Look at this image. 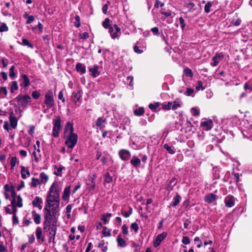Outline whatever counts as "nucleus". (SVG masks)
Listing matches in <instances>:
<instances>
[{
    "label": "nucleus",
    "mask_w": 252,
    "mask_h": 252,
    "mask_svg": "<svg viewBox=\"0 0 252 252\" xmlns=\"http://www.w3.org/2000/svg\"><path fill=\"white\" fill-rule=\"evenodd\" d=\"M59 184L55 181L51 185L48 192V219L52 220L53 224L50 226L49 239L48 242L54 243L56 234V225L57 218L59 215L60 192Z\"/></svg>",
    "instance_id": "nucleus-1"
},
{
    "label": "nucleus",
    "mask_w": 252,
    "mask_h": 252,
    "mask_svg": "<svg viewBox=\"0 0 252 252\" xmlns=\"http://www.w3.org/2000/svg\"><path fill=\"white\" fill-rule=\"evenodd\" d=\"M109 22L110 19L108 18H106L103 22V27L105 29H108L112 38L115 39L120 36L121 29L116 24L112 27Z\"/></svg>",
    "instance_id": "nucleus-2"
},
{
    "label": "nucleus",
    "mask_w": 252,
    "mask_h": 252,
    "mask_svg": "<svg viewBox=\"0 0 252 252\" xmlns=\"http://www.w3.org/2000/svg\"><path fill=\"white\" fill-rule=\"evenodd\" d=\"M65 144L69 149H72L76 144L78 140V136L76 133H72L64 135Z\"/></svg>",
    "instance_id": "nucleus-3"
},
{
    "label": "nucleus",
    "mask_w": 252,
    "mask_h": 252,
    "mask_svg": "<svg viewBox=\"0 0 252 252\" xmlns=\"http://www.w3.org/2000/svg\"><path fill=\"white\" fill-rule=\"evenodd\" d=\"M61 120L60 117H57L53 122V135L55 137H58L62 128Z\"/></svg>",
    "instance_id": "nucleus-4"
},
{
    "label": "nucleus",
    "mask_w": 252,
    "mask_h": 252,
    "mask_svg": "<svg viewBox=\"0 0 252 252\" xmlns=\"http://www.w3.org/2000/svg\"><path fill=\"white\" fill-rule=\"evenodd\" d=\"M16 99L18 104L21 106H25L31 101V97L28 95H18Z\"/></svg>",
    "instance_id": "nucleus-5"
},
{
    "label": "nucleus",
    "mask_w": 252,
    "mask_h": 252,
    "mask_svg": "<svg viewBox=\"0 0 252 252\" xmlns=\"http://www.w3.org/2000/svg\"><path fill=\"white\" fill-rule=\"evenodd\" d=\"M224 56L221 53H217L213 57L212 60L213 62L211 63L212 66H216L219 64V62L223 59Z\"/></svg>",
    "instance_id": "nucleus-6"
},
{
    "label": "nucleus",
    "mask_w": 252,
    "mask_h": 252,
    "mask_svg": "<svg viewBox=\"0 0 252 252\" xmlns=\"http://www.w3.org/2000/svg\"><path fill=\"white\" fill-rule=\"evenodd\" d=\"M167 236L166 232H163L162 233L158 234L154 242V246L156 248L158 246L161 241L164 240Z\"/></svg>",
    "instance_id": "nucleus-7"
},
{
    "label": "nucleus",
    "mask_w": 252,
    "mask_h": 252,
    "mask_svg": "<svg viewBox=\"0 0 252 252\" xmlns=\"http://www.w3.org/2000/svg\"><path fill=\"white\" fill-rule=\"evenodd\" d=\"M225 205L227 207H232L235 204V198L232 195H227L224 199Z\"/></svg>",
    "instance_id": "nucleus-8"
},
{
    "label": "nucleus",
    "mask_w": 252,
    "mask_h": 252,
    "mask_svg": "<svg viewBox=\"0 0 252 252\" xmlns=\"http://www.w3.org/2000/svg\"><path fill=\"white\" fill-rule=\"evenodd\" d=\"M73 130V124L70 122H67L64 128V135L74 133Z\"/></svg>",
    "instance_id": "nucleus-9"
},
{
    "label": "nucleus",
    "mask_w": 252,
    "mask_h": 252,
    "mask_svg": "<svg viewBox=\"0 0 252 252\" xmlns=\"http://www.w3.org/2000/svg\"><path fill=\"white\" fill-rule=\"evenodd\" d=\"M121 158L123 160H127L130 157V152L126 150H121L119 152Z\"/></svg>",
    "instance_id": "nucleus-10"
},
{
    "label": "nucleus",
    "mask_w": 252,
    "mask_h": 252,
    "mask_svg": "<svg viewBox=\"0 0 252 252\" xmlns=\"http://www.w3.org/2000/svg\"><path fill=\"white\" fill-rule=\"evenodd\" d=\"M20 86L24 87H27L30 85V80L28 76L23 74L21 76V77L19 80Z\"/></svg>",
    "instance_id": "nucleus-11"
},
{
    "label": "nucleus",
    "mask_w": 252,
    "mask_h": 252,
    "mask_svg": "<svg viewBox=\"0 0 252 252\" xmlns=\"http://www.w3.org/2000/svg\"><path fill=\"white\" fill-rule=\"evenodd\" d=\"M217 199V195L214 193H210L205 195L204 200L208 203H212Z\"/></svg>",
    "instance_id": "nucleus-12"
},
{
    "label": "nucleus",
    "mask_w": 252,
    "mask_h": 252,
    "mask_svg": "<svg viewBox=\"0 0 252 252\" xmlns=\"http://www.w3.org/2000/svg\"><path fill=\"white\" fill-rule=\"evenodd\" d=\"M201 126L206 127L207 130L211 129L213 126V121L211 119L209 120L203 121L201 123Z\"/></svg>",
    "instance_id": "nucleus-13"
},
{
    "label": "nucleus",
    "mask_w": 252,
    "mask_h": 252,
    "mask_svg": "<svg viewBox=\"0 0 252 252\" xmlns=\"http://www.w3.org/2000/svg\"><path fill=\"white\" fill-rule=\"evenodd\" d=\"M9 121L10 123V126L14 129L16 128L17 126V119L13 114H11L9 116Z\"/></svg>",
    "instance_id": "nucleus-14"
},
{
    "label": "nucleus",
    "mask_w": 252,
    "mask_h": 252,
    "mask_svg": "<svg viewBox=\"0 0 252 252\" xmlns=\"http://www.w3.org/2000/svg\"><path fill=\"white\" fill-rule=\"evenodd\" d=\"M75 68L76 71L81 74H83L86 73V67L82 63H77L76 65Z\"/></svg>",
    "instance_id": "nucleus-15"
},
{
    "label": "nucleus",
    "mask_w": 252,
    "mask_h": 252,
    "mask_svg": "<svg viewBox=\"0 0 252 252\" xmlns=\"http://www.w3.org/2000/svg\"><path fill=\"white\" fill-rule=\"evenodd\" d=\"M89 71L91 73V75L94 77H96L100 73L98 71V66L94 65L93 67L89 69Z\"/></svg>",
    "instance_id": "nucleus-16"
},
{
    "label": "nucleus",
    "mask_w": 252,
    "mask_h": 252,
    "mask_svg": "<svg viewBox=\"0 0 252 252\" xmlns=\"http://www.w3.org/2000/svg\"><path fill=\"white\" fill-rule=\"evenodd\" d=\"M177 184V180L175 178H173L169 182L168 185L166 187V189L170 191L173 189V188Z\"/></svg>",
    "instance_id": "nucleus-17"
},
{
    "label": "nucleus",
    "mask_w": 252,
    "mask_h": 252,
    "mask_svg": "<svg viewBox=\"0 0 252 252\" xmlns=\"http://www.w3.org/2000/svg\"><path fill=\"white\" fill-rule=\"evenodd\" d=\"M21 177L23 179H25L30 176V173L29 170L24 166H21Z\"/></svg>",
    "instance_id": "nucleus-18"
},
{
    "label": "nucleus",
    "mask_w": 252,
    "mask_h": 252,
    "mask_svg": "<svg viewBox=\"0 0 252 252\" xmlns=\"http://www.w3.org/2000/svg\"><path fill=\"white\" fill-rule=\"evenodd\" d=\"M141 160L136 156H133L130 160V163L134 167H139L140 165Z\"/></svg>",
    "instance_id": "nucleus-19"
},
{
    "label": "nucleus",
    "mask_w": 252,
    "mask_h": 252,
    "mask_svg": "<svg viewBox=\"0 0 252 252\" xmlns=\"http://www.w3.org/2000/svg\"><path fill=\"white\" fill-rule=\"evenodd\" d=\"M70 186H69L65 188L63 195L62 196V198L63 200H66L69 198L70 195Z\"/></svg>",
    "instance_id": "nucleus-20"
},
{
    "label": "nucleus",
    "mask_w": 252,
    "mask_h": 252,
    "mask_svg": "<svg viewBox=\"0 0 252 252\" xmlns=\"http://www.w3.org/2000/svg\"><path fill=\"white\" fill-rule=\"evenodd\" d=\"M42 203L41 199L36 196L34 200L32 201V204L34 206H36L39 208V209L41 210L42 209V206L41 205V203Z\"/></svg>",
    "instance_id": "nucleus-21"
},
{
    "label": "nucleus",
    "mask_w": 252,
    "mask_h": 252,
    "mask_svg": "<svg viewBox=\"0 0 252 252\" xmlns=\"http://www.w3.org/2000/svg\"><path fill=\"white\" fill-rule=\"evenodd\" d=\"M117 242L118 244V246H120L121 247L124 248L127 245L126 241L121 237L120 235L118 236L117 238Z\"/></svg>",
    "instance_id": "nucleus-22"
},
{
    "label": "nucleus",
    "mask_w": 252,
    "mask_h": 252,
    "mask_svg": "<svg viewBox=\"0 0 252 252\" xmlns=\"http://www.w3.org/2000/svg\"><path fill=\"white\" fill-rule=\"evenodd\" d=\"M53 167L54 169H57V170L54 172V174L57 176H61L62 170L65 168L64 167L61 165L58 167L56 165H54Z\"/></svg>",
    "instance_id": "nucleus-23"
},
{
    "label": "nucleus",
    "mask_w": 252,
    "mask_h": 252,
    "mask_svg": "<svg viewBox=\"0 0 252 252\" xmlns=\"http://www.w3.org/2000/svg\"><path fill=\"white\" fill-rule=\"evenodd\" d=\"M81 97V94L79 91L77 92H73L72 94V99L74 102H77Z\"/></svg>",
    "instance_id": "nucleus-24"
},
{
    "label": "nucleus",
    "mask_w": 252,
    "mask_h": 252,
    "mask_svg": "<svg viewBox=\"0 0 252 252\" xmlns=\"http://www.w3.org/2000/svg\"><path fill=\"white\" fill-rule=\"evenodd\" d=\"M181 197L180 195L177 193L176 195L173 198V201L172 203V205L173 206H176L179 205L180 202Z\"/></svg>",
    "instance_id": "nucleus-25"
},
{
    "label": "nucleus",
    "mask_w": 252,
    "mask_h": 252,
    "mask_svg": "<svg viewBox=\"0 0 252 252\" xmlns=\"http://www.w3.org/2000/svg\"><path fill=\"white\" fill-rule=\"evenodd\" d=\"M184 6L189 9V12H192L195 10V8H194L195 4L192 2L186 3Z\"/></svg>",
    "instance_id": "nucleus-26"
},
{
    "label": "nucleus",
    "mask_w": 252,
    "mask_h": 252,
    "mask_svg": "<svg viewBox=\"0 0 252 252\" xmlns=\"http://www.w3.org/2000/svg\"><path fill=\"white\" fill-rule=\"evenodd\" d=\"M36 236L39 241L40 240L41 242H43L44 238L42 236V230L40 227H37L36 230Z\"/></svg>",
    "instance_id": "nucleus-27"
},
{
    "label": "nucleus",
    "mask_w": 252,
    "mask_h": 252,
    "mask_svg": "<svg viewBox=\"0 0 252 252\" xmlns=\"http://www.w3.org/2000/svg\"><path fill=\"white\" fill-rule=\"evenodd\" d=\"M32 214L35 223L36 224L40 223L41 220L40 216L37 214L35 211H32Z\"/></svg>",
    "instance_id": "nucleus-28"
},
{
    "label": "nucleus",
    "mask_w": 252,
    "mask_h": 252,
    "mask_svg": "<svg viewBox=\"0 0 252 252\" xmlns=\"http://www.w3.org/2000/svg\"><path fill=\"white\" fill-rule=\"evenodd\" d=\"M105 122L106 120L105 119H102L101 118H98L97 120L96 125L97 126L101 129L104 127V126L103 125V124Z\"/></svg>",
    "instance_id": "nucleus-29"
},
{
    "label": "nucleus",
    "mask_w": 252,
    "mask_h": 252,
    "mask_svg": "<svg viewBox=\"0 0 252 252\" xmlns=\"http://www.w3.org/2000/svg\"><path fill=\"white\" fill-rule=\"evenodd\" d=\"M181 106L180 101L179 99H176L173 103L171 102V109L172 110H176L179 107Z\"/></svg>",
    "instance_id": "nucleus-30"
},
{
    "label": "nucleus",
    "mask_w": 252,
    "mask_h": 252,
    "mask_svg": "<svg viewBox=\"0 0 252 252\" xmlns=\"http://www.w3.org/2000/svg\"><path fill=\"white\" fill-rule=\"evenodd\" d=\"M144 109L141 107L139 108L134 110V114L136 116H141L144 113Z\"/></svg>",
    "instance_id": "nucleus-31"
},
{
    "label": "nucleus",
    "mask_w": 252,
    "mask_h": 252,
    "mask_svg": "<svg viewBox=\"0 0 252 252\" xmlns=\"http://www.w3.org/2000/svg\"><path fill=\"white\" fill-rule=\"evenodd\" d=\"M52 92L48 91V107H52L54 105V101L53 96L50 95L52 94Z\"/></svg>",
    "instance_id": "nucleus-32"
},
{
    "label": "nucleus",
    "mask_w": 252,
    "mask_h": 252,
    "mask_svg": "<svg viewBox=\"0 0 252 252\" xmlns=\"http://www.w3.org/2000/svg\"><path fill=\"white\" fill-rule=\"evenodd\" d=\"M18 162L19 161L18 160L16 157H12L10 160L11 169H13L14 167L16 166V164L18 163Z\"/></svg>",
    "instance_id": "nucleus-33"
},
{
    "label": "nucleus",
    "mask_w": 252,
    "mask_h": 252,
    "mask_svg": "<svg viewBox=\"0 0 252 252\" xmlns=\"http://www.w3.org/2000/svg\"><path fill=\"white\" fill-rule=\"evenodd\" d=\"M163 147L170 154H174L175 152L173 148L168 145L167 144H165Z\"/></svg>",
    "instance_id": "nucleus-34"
},
{
    "label": "nucleus",
    "mask_w": 252,
    "mask_h": 252,
    "mask_svg": "<svg viewBox=\"0 0 252 252\" xmlns=\"http://www.w3.org/2000/svg\"><path fill=\"white\" fill-rule=\"evenodd\" d=\"M104 182L106 183H110L112 181V177L110 176L108 172H106L104 175Z\"/></svg>",
    "instance_id": "nucleus-35"
},
{
    "label": "nucleus",
    "mask_w": 252,
    "mask_h": 252,
    "mask_svg": "<svg viewBox=\"0 0 252 252\" xmlns=\"http://www.w3.org/2000/svg\"><path fill=\"white\" fill-rule=\"evenodd\" d=\"M15 205L19 208H21L23 206L22 199L20 195H18L16 198V200H15Z\"/></svg>",
    "instance_id": "nucleus-36"
},
{
    "label": "nucleus",
    "mask_w": 252,
    "mask_h": 252,
    "mask_svg": "<svg viewBox=\"0 0 252 252\" xmlns=\"http://www.w3.org/2000/svg\"><path fill=\"white\" fill-rule=\"evenodd\" d=\"M40 184V181L38 179L32 178V182L31 186L34 187H36L38 185Z\"/></svg>",
    "instance_id": "nucleus-37"
},
{
    "label": "nucleus",
    "mask_w": 252,
    "mask_h": 252,
    "mask_svg": "<svg viewBox=\"0 0 252 252\" xmlns=\"http://www.w3.org/2000/svg\"><path fill=\"white\" fill-rule=\"evenodd\" d=\"M213 2L211 1H208L204 6V11L206 13H209L210 12V7H212Z\"/></svg>",
    "instance_id": "nucleus-38"
},
{
    "label": "nucleus",
    "mask_w": 252,
    "mask_h": 252,
    "mask_svg": "<svg viewBox=\"0 0 252 252\" xmlns=\"http://www.w3.org/2000/svg\"><path fill=\"white\" fill-rule=\"evenodd\" d=\"M10 191L11 193V196L12 197V200L11 202H13V201H14V202H15V200H16V198H17L18 196L16 195V193L15 192V189H14L13 187H12V186L11 187Z\"/></svg>",
    "instance_id": "nucleus-39"
},
{
    "label": "nucleus",
    "mask_w": 252,
    "mask_h": 252,
    "mask_svg": "<svg viewBox=\"0 0 252 252\" xmlns=\"http://www.w3.org/2000/svg\"><path fill=\"white\" fill-rule=\"evenodd\" d=\"M98 247L101 249L102 252H106L107 250V247L104 246V241H101L98 244Z\"/></svg>",
    "instance_id": "nucleus-40"
},
{
    "label": "nucleus",
    "mask_w": 252,
    "mask_h": 252,
    "mask_svg": "<svg viewBox=\"0 0 252 252\" xmlns=\"http://www.w3.org/2000/svg\"><path fill=\"white\" fill-rule=\"evenodd\" d=\"M72 205H71V204H68L66 207V208H65L66 214L67 218L68 219H69L70 218V216H71L70 212L72 209Z\"/></svg>",
    "instance_id": "nucleus-41"
},
{
    "label": "nucleus",
    "mask_w": 252,
    "mask_h": 252,
    "mask_svg": "<svg viewBox=\"0 0 252 252\" xmlns=\"http://www.w3.org/2000/svg\"><path fill=\"white\" fill-rule=\"evenodd\" d=\"M95 175H93V177L90 180L91 181V183L89 184V189L90 190H94L95 187V184L94 181V178H95Z\"/></svg>",
    "instance_id": "nucleus-42"
},
{
    "label": "nucleus",
    "mask_w": 252,
    "mask_h": 252,
    "mask_svg": "<svg viewBox=\"0 0 252 252\" xmlns=\"http://www.w3.org/2000/svg\"><path fill=\"white\" fill-rule=\"evenodd\" d=\"M18 89V84L16 81H13L10 87V91L13 93L15 91L17 90Z\"/></svg>",
    "instance_id": "nucleus-43"
},
{
    "label": "nucleus",
    "mask_w": 252,
    "mask_h": 252,
    "mask_svg": "<svg viewBox=\"0 0 252 252\" xmlns=\"http://www.w3.org/2000/svg\"><path fill=\"white\" fill-rule=\"evenodd\" d=\"M102 234L105 236H110L111 230L108 229L106 227L104 226L103 228Z\"/></svg>",
    "instance_id": "nucleus-44"
},
{
    "label": "nucleus",
    "mask_w": 252,
    "mask_h": 252,
    "mask_svg": "<svg viewBox=\"0 0 252 252\" xmlns=\"http://www.w3.org/2000/svg\"><path fill=\"white\" fill-rule=\"evenodd\" d=\"M159 102H155L154 103H150L149 105V108L152 110H155L159 106Z\"/></svg>",
    "instance_id": "nucleus-45"
},
{
    "label": "nucleus",
    "mask_w": 252,
    "mask_h": 252,
    "mask_svg": "<svg viewBox=\"0 0 252 252\" xmlns=\"http://www.w3.org/2000/svg\"><path fill=\"white\" fill-rule=\"evenodd\" d=\"M184 72L187 76L192 77L193 76L191 70L188 67L184 69Z\"/></svg>",
    "instance_id": "nucleus-46"
},
{
    "label": "nucleus",
    "mask_w": 252,
    "mask_h": 252,
    "mask_svg": "<svg viewBox=\"0 0 252 252\" xmlns=\"http://www.w3.org/2000/svg\"><path fill=\"white\" fill-rule=\"evenodd\" d=\"M130 228L134 230L135 233H137L139 230V226L136 222L132 223L130 225Z\"/></svg>",
    "instance_id": "nucleus-47"
},
{
    "label": "nucleus",
    "mask_w": 252,
    "mask_h": 252,
    "mask_svg": "<svg viewBox=\"0 0 252 252\" xmlns=\"http://www.w3.org/2000/svg\"><path fill=\"white\" fill-rule=\"evenodd\" d=\"M205 88L203 86L202 82L201 81H198L197 82V86H196V91H198L200 90H204Z\"/></svg>",
    "instance_id": "nucleus-48"
},
{
    "label": "nucleus",
    "mask_w": 252,
    "mask_h": 252,
    "mask_svg": "<svg viewBox=\"0 0 252 252\" xmlns=\"http://www.w3.org/2000/svg\"><path fill=\"white\" fill-rule=\"evenodd\" d=\"M194 93V90L191 88H187L186 91L184 93V94L186 96H190L192 95V94Z\"/></svg>",
    "instance_id": "nucleus-49"
},
{
    "label": "nucleus",
    "mask_w": 252,
    "mask_h": 252,
    "mask_svg": "<svg viewBox=\"0 0 252 252\" xmlns=\"http://www.w3.org/2000/svg\"><path fill=\"white\" fill-rule=\"evenodd\" d=\"M8 30V28L5 23H1L0 25V32H7Z\"/></svg>",
    "instance_id": "nucleus-50"
},
{
    "label": "nucleus",
    "mask_w": 252,
    "mask_h": 252,
    "mask_svg": "<svg viewBox=\"0 0 252 252\" xmlns=\"http://www.w3.org/2000/svg\"><path fill=\"white\" fill-rule=\"evenodd\" d=\"M75 20L76 21V22L74 23L75 26L77 28L80 27L81 26L80 17L76 15L75 17Z\"/></svg>",
    "instance_id": "nucleus-51"
},
{
    "label": "nucleus",
    "mask_w": 252,
    "mask_h": 252,
    "mask_svg": "<svg viewBox=\"0 0 252 252\" xmlns=\"http://www.w3.org/2000/svg\"><path fill=\"white\" fill-rule=\"evenodd\" d=\"M40 178L41 180V182L44 183H45L46 182V181H47V176L46 175V174H45L43 172H42L40 173Z\"/></svg>",
    "instance_id": "nucleus-52"
},
{
    "label": "nucleus",
    "mask_w": 252,
    "mask_h": 252,
    "mask_svg": "<svg viewBox=\"0 0 252 252\" xmlns=\"http://www.w3.org/2000/svg\"><path fill=\"white\" fill-rule=\"evenodd\" d=\"M162 107L165 110H170L171 109V102H168L167 104H163Z\"/></svg>",
    "instance_id": "nucleus-53"
},
{
    "label": "nucleus",
    "mask_w": 252,
    "mask_h": 252,
    "mask_svg": "<svg viewBox=\"0 0 252 252\" xmlns=\"http://www.w3.org/2000/svg\"><path fill=\"white\" fill-rule=\"evenodd\" d=\"M7 94V90L6 87H3L0 88V95L6 96Z\"/></svg>",
    "instance_id": "nucleus-54"
},
{
    "label": "nucleus",
    "mask_w": 252,
    "mask_h": 252,
    "mask_svg": "<svg viewBox=\"0 0 252 252\" xmlns=\"http://www.w3.org/2000/svg\"><path fill=\"white\" fill-rule=\"evenodd\" d=\"M122 229V232L124 235H126L128 234V227L126 225V224H124L123 225Z\"/></svg>",
    "instance_id": "nucleus-55"
},
{
    "label": "nucleus",
    "mask_w": 252,
    "mask_h": 252,
    "mask_svg": "<svg viewBox=\"0 0 252 252\" xmlns=\"http://www.w3.org/2000/svg\"><path fill=\"white\" fill-rule=\"evenodd\" d=\"M213 171L214 178L216 179H218L220 178L219 173L218 172L217 167L213 168Z\"/></svg>",
    "instance_id": "nucleus-56"
},
{
    "label": "nucleus",
    "mask_w": 252,
    "mask_h": 252,
    "mask_svg": "<svg viewBox=\"0 0 252 252\" xmlns=\"http://www.w3.org/2000/svg\"><path fill=\"white\" fill-rule=\"evenodd\" d=\"M22 42H23V44L24 45L28 46V47H30L31 48H33V45L31 43H30L29 42V41L27 39H22Z\"/></svg>",
    "instance_id": "nucleus-57"
},
{
    "label": "nucleus",
    "mask_w": 252,
    "mask_h": 252,
    "mask_svg": "<svg viewBox=\"0 0 252 252\" xmlns=\"http://www.w3.org/2000/svg\"><path fill=\"white\" fill-rule=\"evenodd\" d=\"M182 242L185 245H188L190 243V240L189 238L187 236H184L183 237Z\"/></svg>",
    "instance_id": "nucleus-58"
},
{
    "label": "nucleus",
    "mask_w": 252,
    "mask_h": 252,
    "mask_svg": "<svg viewBox=\"0 0 252 252\" xmlns=\"http://www.w3.org/2000/svg\"><path fill=\"white\" fill-rule=\"evenodd\" d=\"M14 66L12 65L9 69V76L11 78H14L15 76V74L14 72Z\"/></svg>",
    "instance_id": "nucleus-59"
},
{
    "label": "nucleus",
    "mask_w": 252,
    "mask_h": 252,
    "mask_svg": "<svg viewBox=\"0 0 252 252\" xmlns=\"http://www.w3.org/2000/svg\"><path fill=\"white\" fill-rule=\"evenodd\" d=\"M180 24L181 25V28L182 30H184L186 26V24L185 23V21L183 17H180L179 19Z\"/></svg>",
    "instance_id": "nucleus-60"
},
{
    "label": "nucleus",
    "mask_w": 252,
    "mask_h": 252,
    "mask_svg": "<svg viewBox=\"0 0 252 252\" xmlns=\"http://www.w3.org/2000/svg\"><path fill=\"white\" fill-rule=\"evenodd\" d=\"M11 205L12 207V213H13V215L15 214V215L16 214V212L17 211V210L16 209V207H17V206H16L15 202L14 203V202H11Z\"/></svg>",
    "instance_id": "nucleus-61"
},
{
    "label": "nucleus",
    "mask_w": 252,
    "mask_h": 252,
    "mask_svg": "<svg viewBox=\"0 0 252 252\" xmlns=\"http://www.w3.org/2000/svg\"><path fill=\"white\" fill-rule=\"evenodd\" d=\"M191 223L190 221L188 219L184 220V228L187 229L189 224Z\"/></svg>",
    "instance_id": "nucleus-62"
},
{
    "label": "nucleus",
    "mask_w": 252,
    "mask_h": 252,
    "mask_svg": "<svg viewBox=\"0 0 252 252\" xmlns=\"http://www.w3.org/2000/svg\"><path fill=\"white\" fill-rule=\"evenodd\" d=\"M133 50L135 53H138V54H141L143 52L142 50L139 49L138 46L137 45H135L133 47Z\"/></svg>",
    "instance_id": "nucleus-63"
},
{
    "label": "nucleus",
    "mask_w": 252,
    "mask_h": 252,
    "mask_svg": "<svg viewBox=\"0 0 252 252\" xmlns=\"http://www.w3.org/2000/svg\"><path fill=\"white\" fill-rule=\"evenodd\" d=\"M191 112L193 116H198L199 114L198 110L195 108H192L191 109Z\"/></svg>",
    "instance_id": "nucleus-64"
}]
</instances>
